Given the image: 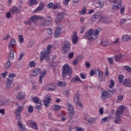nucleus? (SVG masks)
Masks as SVG:
<instances>
[{"mask_svg": "<svg viewBox=\"0 0 131 131\" xmlns=\"http://www.w3.org/2000/svg\"><path fill=\"white\" fill-rule=\"evenodd\" d=\"M52 48H53V46L49 45L47 46V50H45L40 52L39 56L40 61H43L45 59L47 62H49L51 60L50 54H51V49Z\"/></svg>", "mask_w": 131, "mask_h": 131, "instance_id": "obj_1", "label": "nucleus"}, {"mask_svg": "<svg viewBox=\"0 0 131 131\" xmlns=\"http://www.w3.org/2000/svg\"><path fill=\"white\" fill-rule=\"evenodd\" d=\"M72 74V69L67 63L65 64L62 69V76L63 78H70Z\"/></svg>", "mask_w": 131, "mask_h": 131, "instance_id": "obj_2", "label": "nucleus"}, {"mask_svg": "<svg viewBox=\"0 0 131 131\" xmlns=\"http://www.w3.org/2000/svg\"><path fill=\"white\" fill-rule=\"evenodd\" d=\"M14 47H16V40H15V39L12 38L11 39L10 42L8 46V49L10 50V54L8 58V60L9 61L14 60V52H15Z\"/></svg>", "mask_w": 131, "mask_h": 131, "instance_id": "obj_3", "label": "nucleus"}, {"mask_svg": "<svg viewBox=\"0 0 131 131\" xmlns=\"http://www.w3.org/2000/svg\"><path fill=\"white\" fill-rule=\"evenodd\" d=\"M41 20L40 25L41 26H49V25L52 24V18L50 16L46 17L44 19L42 18Z\"/></svg>", "mask_w": 131, "mask_h": 131, "instance_id": "obj_4", "label": "nucleus"}, {"mask_svg": "<svg viewBox=\"0 0 131 131\" xmlns=\"http://www.w3.org/2000/svg\"><path fill=\"white\" fill-rule=\"evenodd\" d=\"M102 29L101 28H98L96 29L94 34H93L91 37L88 38V39L89 41H94L96 39V38H98V34L100 33Z\"/></svg>", "mask_w": 131, "mask_h": 131, "instance_id": "obj_5", "label": "nucleus"}, {"mask_svg": "<svg viewBox=\"0 0 131 131\" xmlns=\"http://www.w3.org/2000/svg\"><path fill=\"white\" fill-rule=\"evenodd\" d=\"M71 48V45L70 42L66 41L63 43V46H62V51H63L64 54H67L70 51Z\"/></svg>", "mask_w": 131, "mask_h": 131, "instance_id": "obj_6", "label": "nucleus"}, {"mask_svg": "<svg viewBox=\"0 0 131 131\" xmlns=\"http://www.w3.org/2000/svg\"><path fill=\"white\" fill-rule=\"evenodd\" d=\"M99 21L105 24H110L112 23V20H111L110 17L106 16H102L99 18Z\"/></svg>", "mask_w": 131, "mask_h": 131, "instance_id": "obj_7", "label": "nucleus"}, {"mask_svg": "<svg viewBox=\"0 0 131 131\" xmlns=\"http://www.w3.org/2000/svg\"><path fill=\"white\" fill-rule=\"evenodd\" d=\"M55 88L56 85H55V83H51L47 84L45 86V89L48 92H54V91H55V89H56Z\"/></svg>", "mask_w": 131, "mask_h": 131, "instance_id": "obj_8", "label": "nucleus"}, {"mask_svg": "<svg viewBox=\"0 0 131 131\" xmlns=\"http://www.w3.org/2000/svg\"><path fill=\"white\" fill-rule=\"evenodd\" d=\"M61 33H62V25H59L57 27L56 29L55 30L54 37H55V38H58V37L61 35Z\"/></svg>", "mask_w": 131, "mask_h": 131, "instance_id": "obj_9", "label": "nucleus"}, {"mask_svg": "<svg viewBox=\"0 0 131 131\" xmlns=\"http://www.w3.org/2000/svg\"><path fill=\"white\" fill-rule=\"evenodd\" d=\"M79 93L76 94L74 98V101L76 105H78L80 108H83V105H82V103L81 102H79Z\"/></svg>", "mask_w": 131, "mask_h": 131, "instance_id": "obj_10", "label": "nucleus"}, {"mask_svg": "<svg viewBox=\"0 0 131 131\" xmlns=\"http://www.w3.org/2000/svg\"><path fill=\"white\" fill-rule=\"evenodd\" d=\"M66 14V12L63 11L60 12L56 16V18L55 19V21L56 23H59L60 21H62L63 18H64V15Z\"/></svg>", "mask_w": 131, "mask_h": 131, "instance_id": "obj_11", "label": "nucleus"}, {"mask_svg": "<svg viewBox=\"0 0 131 131\" xmlns=\"http://www.w3.org/2000/svg\"><path fill=\"white\" fill-rule=\"evenodd\" d=\"M38 19L41 20V19H43V17L38 15H35L31 17L29 19V24H31V23H35V22H36Z\"/></svg>", "mask_w": 131, "mask_h": 131, "instance_id": "obj_12", "label": "nucleus"}, {"mask_svg": "<svg viewBox=\"0 0 131 131\" xmlns=\"http://www.w3.org/2000/svg\"><path fill=\"white\" fill-rule=\"evenodd\" d=\"M38 19L41 20V19H43V17L38 15H35L31 17L29 19V24H31V23H35V22H36Z\"/></svg>", "mask_w": 131, "mask_h": 131, "instance_id": "obj_13", "label": "nucleus"}, {"mask_svg": "<svg viewBox=\"0 0 131 131\" xmlns=\"http://www.w3.org/2000/svg\"><path fill=\"white\" fill-rule=\"evenodd\" d=\"M51 100H52V97L51 96H48V95H46L45 96L43 100V104L45 107H49V104H50L51 103Z\"/></svg>", "mask_w": 131, "mask_h": 131, "instance_id": "obj_14", "label": "nucleus"}, {"mask_svg": "<svg viewBox=\"0 0 131 131\" xmlns=\"http://www.w3.org/2000/svg\"><path fill=\"white\" fill-rule=\"evenodd\" d=\"M101 97L102 99L105 100L108 99V98H110V97H112V94L111 93H108V92L104 91L101 93Z\"/></svg>", "mask_w": 131, "mask_h": 131, "instance_id": "obj_15", "label": "nucleus"}, {"mask_svg": "<svg viewBox=\"0 0 131 131\" xmlns=\"http://www.w3.org/2000/svg\"><path fill=\"white\" fill-rule=\"evenodd\" d=\"M72 42L74 45H76L78 42V36H77V32L74 31L72 35Z\"/></svg>", "mask_w": 131, "mask_h": 131, "instance_id": "obj_16", "label": "nucleus"}, {"mask_svg": "<svg viewBox=\"0 0 131 131\" xmlns=\"http://www.w3.org/2000/svg\"><path fill=\"white\" fill-rule=\"evenodd\" d=\"M124 109H125V106L124 105H121L117 110V111L116 112V115H118L120 116V115H122L123 114Z\"/></svg>", "mask_w": 131, "mask_h": 131, "instance_id": "obj_17", "label": "nucleus"}, {"mask_svg": "<svg viewBox=\"0 0 131 131\" xmlns=\"http://www.w3.org/2000/svg\"><path fill=\"white\" fill-rule=\"evenodd\" d=\"M21 11V8L19 7V9H18V7L16 6H14L11 9H10L9 12H11L12 14H15V13H16L17 14H19L20 12Z\"/></svg>", "mask_w": 131, "mask_h": 131, "instance_id": "obj_18", "label": "nucleus"}, {"mask_svg": "<svg viewBox=\"0 0 131 131\" xmlns=\"http://www.w3.org/2000/svg\"><path fill=\"white\" fill-rule=\"evenodd\" d=\"M114 122L116 124H121V123H122V121L121 120L120 116L116 115V116L115 117V120Z\"/></svg>", "mask_w": 131, "mask_h": 131, "instance_id": "obj_19", "label": "nucleus"}, {"mask_svg": "<svg viewBox=\"0 0 131 131\" xmlns=\"http://www.w3.org/2000/svg\"><path fill=\"white\" fill-rule=\"evenodd\" d=\"M120 8H121V3L117 2L112 5V10H118Z\"/></svg>", "mask_w": 131, "mask_h": 131, "instance_id": "obj_20", "label": "nucleus"}, {"mask_svg": "<svg viewBox=\"0 0 131 131\" xmlns=\"http://www.w3.org/2000/svg\"><path fill=\"white\" fill-rule=\"evenodd\" d=\"M123 85L126 86V88H130L131 86V81L128 79H124L123 83Z\"/></svg>", "mask_w": 131, "mask_h": 131, "instance_id": "obj_21", "label": "nucleus"}, {"mask_svg": "<svg viewBox=\"0 0 131 131\" xmlns=\"http://www.w3.org/2000/svg\"><path fill=\"white\" fill-rule=\"evenodd\" d=\"M17 125L19 129V131H25L26 128L25 127V125L22 124L20 121L17 122Z\"/></svg>", "mask_w": 131, "mask_h": 131, "instance_id": "obj_22", "label": "nucleus"}, {"mask_svg": "<svg viewBox=\"0 0 131 131\" xmlns=\"http://www.w3.org/2000/svg\"><path fill=\"white\" fill-rule=\"evenodd\" d=\"M45 6L46 5L43 3H40L38 8L34 11V13H37V12L39 11H42V9H43V8H45Z\"/></svg>", "mask_w": 131, "mask_h": 131, "instance_id": "obj_23", "label": "nucleus"}, {"mask_svg": "<svg viewBox=\"0 0 131 131\" xmlns=\"http://www.w3.org/2000/svg\"><path fill=\"white\" fill-rule=\"evenodd\" d=\"M93 32H94V30L93 29H90L86 33H85L84 36V37H90L93 35Z\"/></svg>", "mask_w": 131, "mask_h": 131, "instance_id": "obj_24", "label": "nucleus"}, {"mask_svg": "<svg viewBox=\"0 0 131 131\" xmlns=\"http://www.w3.org/2000/svg\"><path fill=\"white\" fill-rule=\"evenodd\" d=\"M25 98V93L24 92H20L17 95V99L18 101L20 100H23Z\"/></svg>", "mask_w": 131, "mask_h": 131, "instance_id": "obj_25", "label": "nucleus"}, {"mask_svg": "<svg viewBox=\"0 0 131 131\" xmlns=\"http://www.w3.org/2000/svg\"><path fill=\"white\" fill-rule=\"evenodd\" d=\"M47 75V71L43 70L42 73L40 75L39 81L40 83H42V79Z\"/></svg>", "mask_w": 131, "mask_h": 131, "instance_id": "obj_26", "label": "nucleus"}, {"mask_svg": "<svg viewBox=\"0 0 131 131\" xmlns=\"http://www.w3.org/2000/svg\"><path fill=\"white\" fill-rule=\"evenodd\" d=\"M76 81H80V82H82V81L80 80V78H79V76H75L74 78L71 80V82H73V83H75Z\"/></svg>", "mask_w": 131, "mask_h": 131, "instance_id": "obj_27", "label": "nucleus"}, {"mask_svg": "<svg viewBox=\"0 0 131 131\" xmlns=\"http://www.w3.org/2000/svg\"><path fill=\"white\" fill-rule=\"evenodd\" d=\"M7 84H6V89L9 90L10 88H11V85H12V83L13 82V80H10L9 78H7Z\"/></svg>", "mask_w": 131, "mask_h": 131, "instance_id": "obj_28", "label": "nucleus"}, {"mask_svg": "<svg viewBox=\"0 0 131 131\" xmlns=\"http://www.w3.org/2000/svg\"><path fill=\"white\" fill-rule=\"evenodd\" d=\"M100 16L99 14H94L91 18L92 22H96L98 19L100 17Z\"/></svg>", "mask_w": 131, "mask_h": 131, "instance_id": "obj_29", "label": "nucleus"}, {"mask_svg": "<svg viewBox=\"0 0 131 131\" xmlns=\"http://www.w3.org/2000/svg\"><path fill=\"white\" fill-rule=\"evenodd\" d=\"M67 108L68 110V113L69 112H74V108L72 104L68 103Z\"/></svg>", "mask_w": 131, "mask_h": 131, "instance_id": "obj_30", "label": "nucleus"}, {"mask_svg": "<svg viewBox=\"0 0 131 131\" xmlns=\"http://www.w3.org/2000/svg\"><path fill=\"white\" fill-rule=\"evenodd\" d=\"M97 72L98 73V78L100 81H102L103 78V72L100 70H97Z\"/></svg>", "mask_w": 131, "mask_h": 131, "instance_id": "obj_31", "label": "nucleus"}, {"mask_svg": "<svg viewBox=\"0 0 131 131\" xmlns=\"http://www.w3.org/2000/svg\"><path fill=\"white\" fill-rule=\"evenodd\" d=\"M131 38L129 35H125L122 37V41H128V40H130Z\"/></svg>", "mask_w": 131, "mask_h": 131, "instance_id": "obj_32", "label": "nucleus"}, {"mask_svg": "<svg viewBox=\"0 0 131 131\" xmlns=\"http://www.w3.org/2000/svg\"><path fill=\"white\" fill-rule=\"evenodd\" d=\"M69 113V119L70 120H72L73 118H74V114L75 113V112H70L68 113Z\"/></svg>", "mask_w": 131, "mask_h": 131, "instance_id": "obj_33", "label": "nucleus"}, {"mask_svg": "<svg viewBox=\"0 0 131 131\" xmlns=\"http://www.w3.org/2000/svg\"><path fill=\"white\" fill-rule=\"evenodd\" d=\"M52 110H56V111H58L61 109V105H54L52 106Z\"/></svg>", "mask_w": 131, "mask_h": 131, "instance_id": "obj_34", "label": "nucleus"}, {"mask_svg": "<svg viewBox=\"0 0 131 131\" xmlns=\"http://www.w3.org/2000/svg\"><path fill=\"white\" fill-rule=\"evenodd\" d=\"M122 100H123V95L120 94L116 100L117 103H120Z\"/></svg>", "mask_w": 131, "mask_h": 131, "instance_id": "obj_35", "label": "nucleus"}, {"mask_svg": "<svg viewBox=\"0 0 131 131\" xmlns=\"http://www.w3.org/2000/svg\"><path fill=\"white\" fill-rule=\"evenodd\" d=\"M86 7L85 6H83L82 10L80 11V15H84L86 13Z\"/></svg>", "mask_w": 131, "mask_h": 131, "instance_id": "obj_36", "label": "nucleus"}, {"mask_svg": "<svg viewBox=\"0 0 131 131\" xmlns=\"http://www.w3.org/2000/svg\"><path fill=\"white\" fill-rule=\"evenodd\" d=\"M122 56L121 55H117L114 57V59L116 62L119 61V60L121 59Z\"/></svg>", "mask_w": 131, "mask_h": 131, "instance_id": "obj_37", "label": "nucleus"}, {"mask_svg": "<svg viewBox=\"0 0 131 131\" xmlns=\"http://www.w3.org/2000/svg\"><path fill=\"white\" fill-rule=\"evenodd\" d=\"M33 5H37V1L36 0H30L29 6L32 7Z\"/></svg>", "mask_w": 131, "mask_h": 131, "instance_id": "obj_38", "label": "nucleus"}, {"mask_svg": "<svg viewBox=\"0 0 131 131\" xmlns=\"http://www.w3.org/2000/svg\"><path fill=\"white\" fill-rule=\"evenodd\" d=\"M124 78V76L123 75H119L118 76V80L119 83H122L123 82V78Z\"/></svg>", "mask_w": 131, "mask_h": 131, "instance_id": "obj_39", "label": "nucleus"}, {"mask_svg": "<svg viewBox=\"0 0 131 131\" xmlns=\"http://www.w3.org/2000/svg\"><path fill=\"white\" fill-rule=\"evenodd\" d=\"M33 73H36L37 75L40 74V68H36L33 71Z\"/></svg>", "mask_w": 131, "mask_h": 131, "instance_id": "obj_40", "label": "nucleus"}, {"mask_svg": "<svg viewBox=\"0 0 131 131\" xmlns=\"http://www.w3.org/2000/svg\"><path fill=\"white\" fill-rule=\"evenodd\" d=\"M100 43L103 46V47H107L108 45H109V42L107 40H105L104 41H102L100 42Z\"/></svg>", "mask_w": 131, "mask_h": 131, "instance_id": "obj_41", "label": "nucleus"}, {"mask_svg": "<svg viewBox=\"0 0 131 131\" xmlns=\"http://www.w3.org/2000/svg\"><path fill=\"white\" fill-rule=\"evenodd\" d=\"M23 111V106H18L17 110L15 112V113H21Z\"/></svg>", "mask_w": 131, "mask_h": 131, "instance_id": "obj_42", "label": "nucleus"}, {"mask_svg": "<svg viewBox=\"0 0 131 131\" xmlns=\"http://www.w3.org/2000/svg\"><path fill=\"white\" fill-rule=\"evenodd\" d=\"M11 67V61L10 60H8V61L6 62L5 64V69H9Z\"/></svg>", "mask_w": 131, "mask_h": 131, "instance_id": "obj_43", "label": "nucleus"}, {"mask_svg": "<svg viewBox=\"0 0 131 131\" xmlns=\"http://www.w3.org/2000/svg\"><path fill=\"white\" fill-rule=\"evenodd\" d=\"M61 6L59 4H56L53 7V10H58V9H61Z\"/></svg>", "mask_w": 131, "mask_h": 131, "instance_id": "obj_44", "label": "nucleus"}, {"mask_svg": "<svg viewBox=\"0 0 131 131\" xmlns=\"http://www.w3.org/2000/svg\"><path fill=\"white\" fill-rule=\"evenodd\" d=\"M33 101L35 104H38L39 103V98L38 97L33 98Z\"/></svg>", "mask_w": 131, "mask_h": 131, "instance_id": "obj_45", "label": "nucleus"}, {"mask_svg": "<svg viewBox=\"0 0 131 131\" xmlns=\"http://www.w3.org/2000/svg\"><path fill=\"white\" fill-rule=\"evenodd\" d=\"M4 105H7V100H0V107H2Z\"/></svg>", "mask_w": 131, "mask_h": 131, "instance_id": "obj_46", "label": "nucleus"}, {"mask_svg": "<svg viewBox=\"0 0 131 131\" xmlns=\"http://www.w3.org/2000/svg\"><path fill=\"white\" fill-rule=\"evenodd\" d=\"M57 84L59 86H66V83L65 82L58 81Z\"/></svg>", "mask_w": 131, "mask_h": 131, "instance_id": "obj_47", "label": "nucleus"}, {"mask_svg": "<svg viewBox=\"0 0 131 131\" xmlns=\"http://www.w3.org/2000/svg\"><path fill=\"white\" fill-rule=\"evenodd\" d=\"M98 3L100 7H103V6H104L105 4V2L104 1V0H98Z\"/></svg>", "mask_w": 131, "mask_h": 131, "instance_id": "obj_48", "label": "nucleus"}, {"mask_svg": "<svg viewBox=\"0 0 131 131\" xmlns=\"http://www.w3.org/2000/svg\"><path fill=\"white\" fill-rule=\"evenodd\" d=\"M30 124H32V127L34 129H37V124L35 122H31Z\"/></svg>", "mask_w": 131, "mask_h": 131, "instance_id": "obj_49", "label": "nucleus"}, {"mask_svg": "<svg viewBox=\"0 0 131 131\" xmlns=\"http://www.w3.org/2000/svg\"><path fill=\"white\" fill-rule=\"evenodd\" d=\"M29 66L31 67V68H34L35 66H36V64L34 61H32L30 62Z\"/></svg>", "mask_w": 131, "mask_h": 131, "instance_id": "obj_50", "label": "nucleus"}, {"mask_svg": "<svg viewBox=\"0 0 131 131\" xmlns=\"http://www.w3.org/2000/svg\"><path fill=\"white\" fill-rule=\"evenodd\" d=\"M18 39L20 43H22L24 41V38H23V36L21 35H18Z\"/></svg>", "mask_w": 131, "mask_h": 131, "instance_id": "obj_51", "label": "nucleus"}, {"mask_svg": "<svg viewBox=\"0 0 131 131\" xmlns=\"http://www.w3.org/2000/svg\"><path fill=\"white\" fill-rule=\"evenodd\" d=\"M125 70H126V71H127V72H131V68L129 66H125L123 67Z\"/></svg>", "mask_w": 131, "mask_h": 131, "instance_id": "obj_52", "label": "nucleus"}, {"mask_svg": "<svg viewBox=\"0 0 131 131\" xmlns=\"http://www.w3.org/2000/svg\"><path fill=\"white\" fill-rule=\"evenodd\" d=\"M110 81L111 83L110 84V89H112V88H113L115 84V82L112 79H111Z\"/></svg>", "mask_w": 131, "mask_h": 131, "instance_id": "obj_53", "label": "nucleus"}, {"mask_svg": "<svg viewBox=\"0 0 131 131\" xmlns=\"http://www.w3.org/2000/svg\"><path fill=\"white\" fill-rule=\"evenodd\" d=\"M107 60L108 61V63L111 64L112 65L113 63H114V60L113 59V58L112 57H108L107 58Z\"/></svg>", "mask_w": 131, "mask_h": 131, "instance_id": "obj_54", "label": "nucleus"}, {"mask_svg": "<svg viewBox=\"0 0 131 131\" xmlns=\"http://www.w3.org/2000/svg\"><path fill=\"white\" fill-rule=\"evenodd\" d=\"M126 21H127V20H126V18L121 19L120 21V23H119L120 25H123L124 23L126 22Z\"/></svg>", "mask_w": 131, "mask_h": 131, "instance_id": "obj_55", "label": "nucleus"}, {"mask_svg": "<svg viewBox=\"0 0 131 131\" xmlns=\"http://www.w3.org/2000/svg\"><path fill=\"white\" fill-rule=\"evenodd\" d=\"M68 57V58H70V59H72L73 57H74V53L73 52H70Z\"/></svg>", "mask_w": 131, "mask_h": 131, "instance_id": "obj_56", "label": "nucleus"}, {"mask_svg": "<svg viewBox=\"0 0 131 131\" xmlns=\"http://www.w3.org/2000/svg\"><path fill=\"white\" fill-rule=\"evenodd\" d=\"M29 113H32L33 112V106H29L28 108Z\"/></svg>", "mask_w": 131, "mask_h": 131, "instance_id": "obj_57", "label": "nucleus"}, {"mask_svg": "<svg viewBox=\"0 0 131 131\" xmlns=\"http://www.w3.org/2000/svg\"><path fill=\"white\" fill-rule=\"evenodd\" d=\"M88 122L90 123H95L96 122V119L95 118H91L88 119Z\"/></svg>", "mask_w": 131, "mask_h": 131, "instance_id": "obj_58", "label": "nucleus"}, {"mask_svg": "<svg viewBox=\"0 0 131 131\" xmlns=\"http://www.w3.org/2000/svg\"><path fill=\"white\" fill-rule=\"evenodd\" d=\"M15 114H16V119H17V120H20V119H21L20 113H15Z\"/></svg>", "mask_w": 131, "mask_h": 131, "instance_id": "obj_59", "label": "nucleus"}, {"mask_svg": "<svg viewBox=\"0 0 131 131\" xmlns=\"http://www.w3.org/2000/svg\"><path fill=\"white\" fill-rule=\"evenodd\" d=\"M35 108H36V109L38 110L39 111V110L41 109V104L39 103V105H35Z\"/></svg>", "mask_w": 131, "mask_h": 131, "instance_id": "obj_60", "label": "nucleus"}, {"mask_svg": "<svg viewBox=\"0 0 131 131\" xmlns=\"http://www.w3.org/2000/svg\"><path fill=\"white\" fill-rule=\"evenodd\" d=\"M47 33L49 35H52L53 34V31L52 30L51 28H49L47 30Z\"/></svg>", "mask_w": 131, "mask_h": 131, "instance_id": "obj_61", "label": "nucleus"}, {"mask_svg": "<svg viewBox=\"0 0 131 131\" xmlns=\"http://www.w3.org/2000/svg\"><path fill=\"white\" fill-rule=\"evenodd\" d=\"M116 89L114 88L113 90L109 91V93H111V95H112L113 96V94H115V93H116Z\"/></svg>", "mask_w": 131, "mask_h": 131, "instance_id": "obj_62", "label": "nucleus"}, {"mask_svg": "<svg viewBox=\"0 0 131 131\" xmlns=\"http://www.w3.org/2000/svg\"><path fill=\"white\" fill-rule=\"evenodd\" d=\"M108 119H109V117H105L102 119L101 122H106V121H108Z\"/></svg>", "mask_w": 131, "mask_h": 131, "instance_id": "obj_63", "label": "nucleus"}, {"mask_svg": "<svg viewBox=\"0 0 131 131\" xmlns=\"http://www.w3.org/2000/svg\"><path fill=\"white\" fill-rule=\"evenodd\" d=\"M25 53H20L19 55V57L18 58V61H21L22 60L23 57H24Z\"/></svg>", "mask_w": 131, "mask_h": 131, "instance_id": "obj_64", "label": "nucleus"}]
</instances>
